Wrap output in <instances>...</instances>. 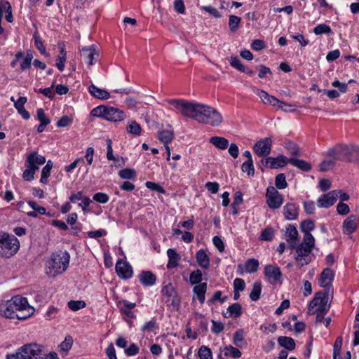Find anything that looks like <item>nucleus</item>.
<instances>
[{
    "label": "nucleus",
    "instance_id": "3",
    "mask_svg": "<svg viewBox=\"0 0 359 359\" xmlns=\"http://www.w3.org/2000/svg\"><path fill=\"white\" fill-rule=\"evenodd\" d=\"M358 152L359 148L355 144H337L330 148L325 153V159L320 164V170L328 171L335 165L337 161L349 160L351 156Z\"/></svg>",
    "mask_w": 359,
    "mask_h": 359
},
{
    "label": "nucleus",
    "instance_id": "32",
    "mask_svg": "<svg viewBox=\"0 0 359 359\" xmlns=\"http://www.w3.org/2000/svg\"><path fill=\"white\" fill-rule=\"evenodd\" d=\"M288 163L305 172L309 171L311 169L310 163L304 160L290 158L288 160Z\"/></svg>",
    "mask_w": 359,
    "mask_h": 359
},
{
    "label": "nucleus",
    "instance_id": "11",
    "mask_svg": "<svg viewBox=\"0 0 359 359\" xmlns=\"http://www.w3.org/2000/svg\"><path fill=\"white\" fill-rule=\"evenodd\" d=\"M70 259V255L67 251H58L51 256L52 269H67Z\"/></svg>",
    "mask_w": 359,
    "mask_h": 359
},
{
    "label": "nucleus",
    "instance_id": "27",
    "mask_svg": "<svg viewBox=\"0 0 359 359\" xmlns=\"http://www.w3.org/2000/svg\"><path fill=\"white\" fill-rule=\"evenodd\" d=\"M207 291V283H202L196 285L193 288V292L198 298L201 304L204 303L205 300V292Z\"/></svg>",
    "mask_w": 359,
    "mask_h": 359
},
{
    "label": "nucleus",
    "instance_id": "21",
    "mask_svg": "<svg viewBox=\"0 0 359 359\" xmlns=\"http://www.w3.org/2000/svg\"><path fill=\"white\" fill-rule=\"evenodd\" d=\"M358 228L357 217L351 215L343 222V232L345 234H352Z\"/></svg>",
    "mask_w": 359,
    "mask_h": 359
},
{
    "label": "nucleus",
    "instance_id": "51",
    "mask_svg": "<svg viewBox=\"0 0 359 359\" xmlns=\"http://www.w3.org/2000/svg\"><path fill=\"white\" fill-rule=\"evenodd\" d=\"M331 31L332 30L330 26L324 23L317 25L313 30L314 33L317 35L322 34H330Z\"/></svg>",
    "mask_w": 359,
    "mask_h": 359
},
{
    "label": "nucleus",
    "instance_id": "52",
    "mask_svg": "<svg viewBox=\"0 0 359 359\" xmlns=\"http://www.w3.org/2000/svg\"><path fill=\"white\" fill-rule=\"evenodd\" d=\"M284 147L291 155L297 156L299 154V147L295 143L288 141L285 142Z\"/></svg>",
    "mask_w": 359,
    "mask_h": 359
},
{
    "label": "nucleus",
    "instance_id": "44",
    "mask_svg": "<svg viewBox=\"0 0 359 359\" xmlns=\"http://www.w3.org/2000/svg\"><path fill=\"white\" fill-rule=\"evenodd\" d=\"M203 280L201 271H192L189 276V283L191 285L202 283Z\"/></svg>",
    "mask_w": 359,
    "mask_h": 359
},
{
    "label": "nucleus",
    "instance_id": "18",
    "mask_svg": "<svg viewBox=\"0 0 359 359\" xmlns=\"http://www.w3.org/2000/svg\"><path fill=\"white\" fill-rule=\"evenodd\" d=\"M81 56L83 62L90 66L93 65L95 57H98V53L93 46L85 47L81 50Z\"/></svg>",
    "mask_w": 359,
    "mask_h": 359
},
{
    "label": "nucleus",
    "instance_id": "24",
    "mask_svg": "<svg viewBox=\"0 0 359 359\" xmlns=\"http://www.w3.org/2000/svg\"><path fill=\"white\" fill-rule=\"evenodd\" d=\"M140 281L145 286L153 285L156 280V276L150 271H143L139 275Z\"/></svg>",
    "mask_w": 359,
    "mask_h": 359
},
{
    "label": "nucleus",
    "instance_id": "40",
    "mask_svg": "<svg viewBox=\"0 0 359 359\" xmlns=\"http://www.w3.org/2000/svg\"><path fill=\"white\" fill-rule=\"evenodd\" d=\"M0 6L2 8L3 13H6V20L9 22H12L13 21V18L10 3L8 1H3L0 3Z\"/></svg>",
    "mask_w": 359,
    "mask_h": 359
},
{
    "label": "nucleus",
    "instance_id": "45",
    "mask_svg": "<svg viewBox=\"0 0 359 359\" xmlns=\"http://www.w3.org/2000/svg\"><path fill=\"white\" fill-rule=\"evenodd\" d=\"M86 306V304L84 301L82 300H71L68 302V307L70 310L73 311H79L81 309H83Z\"/></svg>",
    "mask_w": 359,
    "mask_h": 359
},
{
    "label": "nucleus",
    "instance_id": "41",
    "mask_svg": "<svg viewBox=\"0 0 359 359\" xmlns=\"http://www.w3.org/2000/svg\"><path fill=\"white\" fill-rule=\"evenodd\" d=\"M25 170L22 173V178L25 181H32L34 178V174L36 170H38L36 168H33L29 165H25Z\"/></svg>",
    "mask_w": 359,
    "mask_h": 359
},
{
    "label": "nucleus",
    "instance_id": "34",
    "mask_svg": "<svg viewBox=\"0 0 359 359\" xmlns=\"http://www.w3.org/2000/svg\"><path fill=\"white\" fill-rule=\"evenodd\" d=\"M196 258L198 264L203 269H206L209 266V257L203 250H200L197 252Z\"/></svg>",
    "mask_w": 359,
    "mask_h": 359
},
{
    "label": "nucleus",
    "instance_id": "47",
    "mask_svg": "<svg viewBox=\"0 0 359 359\" xmlns=\"http://www.w3.org/2000/svg\"><path fill=\"white\" fill-rule=\"evenodd\" d=\"M233 341L236 346H243L244 343V336L243 331L242 330H238L233 334Z\"/></svg>",
    "mask_w": 359,
    "mask_h": 359
},
{
    "label": "nucleus",
    "instance_id": "38",
    "mask_svg": "<svg viewBox=\"0 0 359 359\" xmlns=\"http://www.w3.org/2000/svg\"><path fill=\"white\" fill-rule=\"evenodd\" d=\"M262 285L259 282H255L253 283L252 291L250 294V298L252 301H257L261 294Z\"/></svg>",
    "mask_w": 359,
    "mask_h": 359
},
{
    "label": "nucleus",
    "instance_id": "58",
    "mask_svg": "<svg viewBox=\"0 0 359 359\" xmlns=\"http://www.w3.org/2000/svg\"><path fill=\"white\" fill-rule=\"evenodd\" d=\"M73 119L71 117L65 115L60 120L57 121L56 125L57 127L63 128L71 125Z\"/></svg>",
    "mask_w": 359,
    "mask_h": 359
},
{
    "label": "nucleus",
    "instance_id": "31",
    "mask_svg": "<svg viewBox=\"0 0 359 359\" xmlns=\"http://www.w3.org/2000/svg\"><path fill=\"white\" fill-rule=\"evenodd\" d=\"M278 342L280 346L284 347L288 351H292L295 348V341L292 337H279L278 338Z\"/></svg>",
    "mask_w": 359,
    "mask_h": 359
},
{
    "label": "nucleus",
    "instance_id": "37",
    "mask_svg": "<svg viewBox=\"0 0 359 359\" xmlns=\"http://www.w3.org/2000/svg\"><path fill=\"white\" fill-rule=\"evenodd\" d=\"M118 175L121 179L134 180L136 177V171L133 168H124L118 172Z\"/></svg>",
    "mask_w": 359,
    "mask_h": 359
},
{
    "label": "nucleus",
    "instance_id": "42",
    "mask_svg": "<svg viewBox=\"0 0 359 359\" xmlns=\"http://www.w3.org/2000/svg\"><path fill=\"white\" fill-rule=\"evenodd\" d=\"M275 185L278 189H283L287 187L285 175L283 173H280L276 175L275 178Z\"/></svg>",
    "mask_w": 359,
    "mask_h": 359
},
{
    "label": "nucleus",
    "instance_id": "59",
    "mask_svg": "<svg viewBox=\"0 0 359 359\" xmlns=\"http://www.w3.org/2000/svg\"><path fill=\"white\" fill-rule=\"evenodd\" d=\"M145 186L147 188L151 190L156 191L158 193L165 194V189L160 186L158 184L153 182H147L145 183Z\"/></svg>",
    "mask_w": 359,
    "mask_h": 359
},
{
    "label": "nucleus",
    "instance_id": "19",
    "mask_svg": "<svg viewBox=\"0 0 359 359\" xmlns=\"http://www.w3.org/2000/svg\"><path fill=\"white\" fill-rule=\"evenodd\" d=\"M13 304L14 303H12L11 299L1 302L0 304V316L6 318H17Z\"/></svg>",
    "mask_w": 359,
    "mask_h": 359
},
{
    "label": "nucleus",
    "instance_id": "20",
    "mask_svg": "<svg viewBox=\"0 0 359 359\" xmlns=\"http://www.w3.org/2000/svg\"><path fill=\"white\" fill-rule=\"evenodd\" d=\"M286 241L292 248H296L298 245H296L298 238V231L296 227L292 224H288L286 226L285 231ZM297 255H295V257Z\"/></svg>",
    "mask_w": 359,
    "mask_h": 359
},
{
    "label": "nucleus",
    "instance_id": "23",
    "mask_svg": "<svg viewBox=\"0 0 359 359\" xmlns=\"http://www.w3.org/2000/svg\"><path fill=\"white\" fill-rule=\"evenodd\" d=\"M283 215L288 220L296 219L298 216V209L294 203H287L283 207Z\"/></svg>",
    "mask_w": 359,
    "mask_h": 359
},
{
    "label": "nucleus",
    "instance_id": "33",
    "mask_svg": "<svg viewBox=\"0 0 359 359\" xmlns=\"http://www.w3.org/2000/svg\"><path fill=\"white\" fill-rule=\"evenodd\" d=\"M174 133L170 130H165L159 131L158 133V140L164 144H168L174 139Z\"/></svg>",
    "mask_w": 359,
    "mask_h": 359
},
{
    "label": "nucleus",
    "instance_id": "2",
    "mask_svg": "<svg viewBox=\"0 0 359 359\" xmlns=\"http://www.w3.org/2000/svg\"><path fill=\"white\" fill-rule=\"evenodd\" d=\"M301 231L304 233L303 242L297 247L295 260L297 266L302 267L311 262V252L315 245V238L311 231L315 229V223L311 219H306L300 224Z\"/></svg>",
    "mask_w": 359,
    "mask_h": 359
},
{
    "label": "nucleus",
    "instance_id": "8",
    "mask_svg": "<svg viewBox=\"0 0 359 359\" xmlns=\"http://www.w3.org/2000/svg\"><path fill=\"white\" fill-rule=\"evenodd\" d=\"M11 302L14 303L13 306L18 319L25 320L34 314V309L29 304L26 297L15 296L11 299Z\"/></svg>",
    "mask_w": 359,
    "mask_h": 359
},
{
    "label": "nucleus",
    "instance_id": "53",
    "mask_svg": "<svg viewBox=\"0 0 359 359\" xmlns=\"http://www.w3.org/2000/svg\"><path fill=\"white\" fill-rule=\"evenodd\" d=\"M93 199L94 201H95L96 202L104 204V203H107L109 201V197L105 193L97 192V193H96V194H95L93 195Z\"/></svg>",
    "mask_w": 359,
    "mask_h": 359
},
{
    "label": "nucleus",
    "instance_id": "35",
    "mask_svg": "<svg viewBox=\"0 0 359 359\" xmlns=\"http://www.w3.org/2000/svg\"><path fill=\"white\" fill-rule=\"evenodd\" d=\"M53 168V163L51 161H48L46 163V165L41 170V176L40 179V182L42 184H47L48 177L50 175V171Z\"/></svg>",
    "mask_w": 359,
    "mask_h": 359
},
{
    "label": "nucleus",
    "instance_id": "50",
    "mask_svg": "<svg viewBox=\"0 0 359 359\" xmlns=\"http://www.w3.org/2000/svg\"><path fill=\"white\" fill-rule=\"evenodd\" d=\"M229 63L233 67L238 71L245 72V67L237 57H231L229 59Z\"/></svg>",
    "mask_w": 359,
    "mask_h": 359
},
{
    "label": "nucleus",
    "instance_id": "60",
    "mask_svg": "<svg viewBox=\"0 0 359 359\" xmlns=\"http://www.w3.org/2000/svg\"><path fill=\"white\" fill-rule=\"evenodd\" d=\"M337 212L340 215H346L350 212V208L347 204L339 202L337 205Z\"/></svg>",
    "mask_w": 359,
    "mask_h": 359
},
{
    "label": "nucleus",
    "instance_id": "43",
    "mask_svg": "<svg viewBox=\"0 0 359 359\" xmlns=\"http://www.w3.org/2000/svg\"><path fill=\"white\" fill-rule=\"evenodd\" d=\"M241 21V18L236 15H231L229 16V27L232 32H235L238 29Z\"/></svg>",
    "mask_w": 359,
    "mask_h": 359
},
{
    "label": "nucleus",
    "instance_id": "16",
    "mask_svg": "<svg viewBox=\"0 0 359 359\" xmlns=\"http://www.w3.org/2000/svg\"><path fill=\"white\" fill-rule=\"evenodd\" d=\"M46 163L45 156L39 154L37 151H34L26 156L25 165H29L39 170V166Z\"/></svg>",
    "mask_w": 359,
    "mask_h": 359
},
{
    "label": "nucleus",
    "instance_id": "17",
    "mask_svg": "<svg viewBox=\"0 0 359 359\" xmlns=\"http://www.w3.org/2000/svg\"><path fill=\"white\" fill-rule=\"evenodd\" d=\"M334 278V273L333 271H322L319 278L318 283L320 287L326 289V291L332 290V283Z\"/></svg>",
    "mask_w": 359,
    "mask_h": 359
},
{
    "label": "nucleus",
    "instance_id": "56",
    "mask_svg": "<svg viewBox=\"0 0 359 359\" xmlns=\"http://www.w3.org/2000/svg\"><path fill=\"white\" fill-rule=\"evenodd\" d=\"M37 119L40 121V123L43 125H48L50 122V119L46 116V114L43 109L40 108L36 111Z\"/></svg>",
    "mask_w": 359,
    "mask_h": 359
},
{
    "label": "nucleus",
    "instance_id": "12",
    "mask_svg": "<svg viewBox=\"0 0 359 359\" xmlns=\"http://www.w3.org/2000/svg\"><path fill=\"white\" fill-rule=\"evenodd\" d=\"M266 203L271 209L279 208L283 203V196L272 186L266 189Z\"/></svg>",
    "mask_w": 359,
    "mask_h": 359
},
{
    "label": "nucleus",
    "instance_id": "22",
    "mask_svg": "<svg viewBox=\"0 0 359 359\" xmlns=\"http://www.w3.org/2000/svg\"><path fill=\"white\" fill-rule=\"evenodd\" d=\"M167 255L168 257V262L167 267L168 269L175 268L178 266V263L181 259L180 255L177 252L175 249L169 248L167 250Z\"/></svg>",
    "mask_w": 359,
    "mask_h": 359
},
{
    "label": "nucleus",
    "instance_id": "48",
    "mask_svg": "<svg viewBox=\"0 0 359 359\" xmlns=\"http://www.w3.org/2000/svg\"><path fill=\"white\" fill-rule=\"evenodd\" d=\"M242 171L247 172L250 176H252L255 174V168L253 165V161L250 159V161H245L241 166Z\"/></svg>",
    "mask_w": 359,
    "mask_h": 359
},
{
    "label": "nucleus",
    "instance_id": "7",
    "mask_svg": "<svg viewBox=\"0 0 359 359\" xmlns=\"http://www.w3.org/2000/svg\"><path fill=\"white\" fill-rule=\"evenodd\" d=\"M333 297V291L318 292L309 304V313L314 314L316 311L327 312L330 308L328 299Z\"/></svg>",
    "mask_w": 359,
    "mask_h": 359
},
{
    "label": "nucleus",
    "instance_id": "5",
    "mask_svg": "<svg viewBox=\"0 0 359 359\" xmlns=\"http://www.w3.org/2000/svg\"><path fill=\"white\" fill-rule=\"evenodd\" d=\"M19 248L20 242L15 236L0 233V256L11 257L17 253Z\"/></svg>",
    "mask_w": 359,
    "mask_h": 359
},
{
    "label": "nucleus",
    "instance_id": "57",
    "mask_svg": "<svg viewBox=\"0 0 359 359\" xmlns=\"http://www.w3.org/2000/svg\"><path fill=\"white\" fill-rule=\"evenodd\" d=\"M273 231L272 228H266L264 229L260 235V238L262 241H271L273 238Z\"/></svg>",
    "mask_w": 359,
    "mask_h": 359
},
{
    "label": "nucleus",
    "instance_id": "15",
    "mask_svg": "<svg viewBox=\"0 0 359 359\" xmlns=\"http://www.w3.org/2000/svg\"><path fill=\"white\" fill-rule=\"evenodd\" d=\"M288 160L286 156L283 155H279L277 157H267L265 159L262 160V163H264L266 166H268L271 169H277L285 166L288 163Z\"/></svg>",
    "mask_w": 359,
    "mask_h": 359
},
{
    "label": "nucleus",
    "instance_id": "64",
    "mask_svg": "<svg viewBox=\"0 0 359 359\" xmlns=\"http://www.w3.org/2000/svg\"><path fill=\"white\" fill-rule=\"evenodd\" d=\"M245 283L243 279L236 278L233 280V287L234 291L239 292L240 291H243L245 289Z\"/></svg>",
    "mask_w": 359,
    "mask_h": 359
},
{
    "label": "nucleus",
    "instance_id": "30",
    "mask_svg": "<svg viewBox=\"0 0 359 359\" xmlns=\"http://www.w3.org/2000/svg\"><path fill=\"white\" fill-rule=\"evenodd\" d=\"M209 142L216 148L222 150L226 149L229 146L228 140L223 137L213 136L210 138Z\"/></svg>",
    "mask_w": 359,
    "mask_h": 359
},
{
    "label": "nucleus",
    "instance_id": "13",
    "mask_svg": "<svg viewBox=\"0 0 359 359\" xmlns=\"http://www.w3.org/2000/svg\"><path fill=\"white\" fill-rule=\"evenodd\" d=\"M272 137H269L257 141L254 147V152L259 156H266L271 151Z\"/></svg>",
    "mask_w": 359,
    "mask_h": 359
},
{
    "label": "nucleus",
    "instance_id": "36",
    "mask_svg": "<svg viewBox=\"0 0 359 359\" xmlns=\"http://www.w3.org/2000/svg\"><path fill=\"white\" fill-rule=\"evenodd\" d=\"M126 130L128 133L139 136L141 134L142 128L140 125L135 121H130L128 123Z\"/></svg>",
    "mask_w": 359,
    "mask_h": 359
},
{
    "label": "nucleus",
    "instance_id": "29",
    "mask_svg": "<svg viewBox=\"0 0 359 359\" xmlns=\"http://www.w3.org/2000/svg\"><path fill=\"white\" fill-rule=\"evenodd\" d=\"M242 314V307L240 304L234 303L230 305L226 311V313L224 314L225 318H238Z\"/></svg>",
    "mask_w": 359,
    "mask_h": 359
},
{
    "label": "nucleus",
    "instance_id": "26",
    "mask_svg": "<svg viewBox=\"0 0 359 359\" xmlns=\"http://www.w3.org/2000/svg\"><path fill=\"white\" fill-rule=\"evenodd\" d=\"M88 91L92 96L98 99L107 100L109 97V93L107 90L99 88L94 84L89 86Z\"/></svg>",
    "mask_w": 359,
    "mask_h": 359
},
{
    "label": "nucleus",
    "instance_id": "49",
    "mask_svg": "<svg viewBox=\"0 0 359 359\" xmlns=\"http://www.w3.org/2000/svg\"><path fill=\"white\" fill-rule=\"evenodd\" d=\"M198 355L200 357V359H212L210 349L205 346H202L199 348Z\"/></svg>",
    "mask_w": 359,
    "mask_h": 359
},
{
    "label": "nucleus",
    "instance_id": "28",
    "mask_svg": "<svg viewBox=\"0 0 359 359\" xmlns=\"http://www.w3.org/2000/svg\"><path fill=\"white\" fill-rule=\"evenodd\" d=\"M265 276L272 285L282 283V273L280 271H265Z\"/></svg>",
    "mask_w": 359,
    "mask_h": 359
},
{
    "label": "nucleus",
    "instance_id": "10",
    "mask_svg": "<svg viewBox=\"0 0 359 359\" xmlns=\"http://www.w3.org/2000/svg\"><path fill=\"white\" fill-rule=\"evenodd\" d=\"M256 94L259 97L263 103L266 104H269L286 112L294 111L292 105L278 100L264 90L257 89Z\"/></svg>",
    "mask_w": 359,
    "mask_h": 359
},
{
    "label": "nucleus",
    "instance_id": "4",
    "mask_svg": "<svg viewBox=\"0 0 359 359\" xmlns=\"http://www.w3.org/2000/svg\"><path fill=\"white\" fill-rule=\"evenodd\" d=\"M42 346L34 343L25 344L13 353L8 354L6 359H43Z\"/></svg>",
    "mask_w": 359,
    "mask_h": 359
},
{
    "label": "nucleus",
    "instance_id": "25",
    "mask_svg": "<svg viewBox=\"0 0 359 359\" xmlns=\"http://www.w3.org/2000/svg\"><path fill=\"white\" fill-rule=\"evenodd\" d=\"M60 48V53L56 58V67L57 69L62 72L65 69V64L67 60V53L65 48L64 43L58 44Z\"/></svg>",
    "mask_w": 359,
    "mask_h": 359
},
{
    "label": "nucleus",
    "instance_id": "14",
    "mask_svg": "<svg viewBox=\"0 0 359 359\" xmlns=\"http://www.w3.org/2000/svg\"><path fill=\"white\" fill-rule=\"evenodd\" d=\"M339 193L333 190L321 195L317 200L318 207L327 208L333 205L338 198Z\"/></svg>",
    "mask_w": 359,
    "mask_h": 359
},
{
    "label": "nucleus",
    "instance_id": "62",
    "mask_svg": "<svg viewBox=\"0 0 359 359\" xmlns=\"http://www.w3.org/2000/svg\"><path fill=\"white\" fill-rule=\"evenodd\" d=\"M72 346V339L69 338H65V339L60 344V350L63 352H67Z\"/></svg>",
    "mask_w": 359,
    "mask_h": 359
},
{
    "label": "nucleus",
    "instance_id": "9",
    "mask_svg": "<svg viewBox=\"0 0 359 359\" xmlns=\"http://www.w3.org/2000/svg\"><path fill=\"white\" fill-rule=\"evenodd\" d=\"M161 292L163 300L166 304L167 306L174 310H178L181 299L175 287L171 283H169L163 287Z\"/></svg>",
    "mask_w": 359,
    "mask_h": 359
},
{
    "label": "nucleus",
    "instance_id": "55",
    "mask_svg": "<svg viewBox=\"0 0 359 359\" xmlns=\"http://www.w3.org/2000/svg\"><path fill=\"white\" fill-rule=\"evenodd\" d=\"M57 313H58V309L53 306H50L48 308L44 316L46 320H50L55 318L57 317Z\"/></svg>",
    "mask_w": 359,
    "mask_h": 359
},
{
    "label": "nucleus",
    "instance_id": "6",
    "mask_svg": "<svg viewBox=\"0 0 359 359\" xmlns=\"http://www.w3.org/2000/svg\"><path fill=\"white\" fill-rule=\"evenodd\" d=\"M91 115L97 117H102L109 121H121L126 118L125 113L113 107L103 105L95 107L90 112Z\"/></svg>",
    "mask_w": 359,
    "mask_h": 359
},
{
    "label": "nucleus",
    "instance_id": "46",
    "mask_svg": "<svg viewBox=\"0 0 359 359\" xmlns=\"http://www.w3.org/2000/svg\"><path fill=\"white\" fill-rule=\"evenodd\" d=\"M342 337H338L334 344L333 359H340V351L342 346Z\"/></svg>",
    "mask_w": 359,
    "mask_h": 359
},
{
    "label": "nucleus",
    "instance_id": "1",
    "mask_svg": "<svg viewBox=\"0 0 359 359\" xmlns=\"http://www.w3.org/2000/svg\"><path fill=\"white\" fill-rule=\"evenodd\" d=\"M166 102L172 110L200 123L218 126L223 121L222 114L210 106L191 102L183 99H170L166 100Z\"/></svg>",
    "mask_w": 359,
    "mask_h": 359
},
{
    "label": "nucleus",
    "instance_id": "63",
    "mask_svg": "<svg viewBox=\"0 0 359 359\" xmlns=\"http://www.w3.org/2000/svg\"><path fill=\"white\" fill-rule=\"evenodd\" d=\"M140 348L139 347L134 343L130 344V346L125 349V353L128 356H132L137 354L139 353Z\"/></svg>",
    "mask_w": 359,
    "mask_h": 359
},
{
    "label": "nucleus",
    "instance_id": "61",
    "mask_svg": "<svg viewBox=\"0 0 359 359\" xmlns=\"http://www.w3.org/2000/svg\"><path fill=\"white\" fill-rule=\"evenodd\" d=\"M201 10L205 11V12L210 13L215 18H220L222 16L221 13L214 7L211 6H205L201 8Z\"/></svg>",
    "mask_w": 359,
    "mask_h": 359
},
{
    "label": "nucleus",
    "instance_id": "39",
    "mask_svg": "<svg viewBox=\"0 0 359 359\" xmlns=\"http://www.w3.org/2000/svg\"><path fill=\"white\" fill-rule=\"evenodd\" d=\"M224 354L226 357H231L233 358H238L241 356V352L239 349L231 345L224 347Z\"/></svg>",
    "mask_w": 359,
    "mask_h": 359
},
{
    "label": "nucleus",
    "instance_id": "54",
    "mask_svg": "<svg viewBox=\"0 0 359 359\" xmlns=\"http://www.w3.org/2000/svg\"><path fill=\"white\" fill-rule=\"evenodd\" d=\"M34 45H35L36 48L40 51V53L41 54L47 55L46 46H44L41 38L39 36L34 34Z\"/></svg>",
    "mask_w": 359,
    "mask_h": 359
}]
</instances>
